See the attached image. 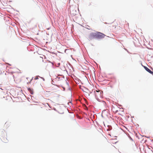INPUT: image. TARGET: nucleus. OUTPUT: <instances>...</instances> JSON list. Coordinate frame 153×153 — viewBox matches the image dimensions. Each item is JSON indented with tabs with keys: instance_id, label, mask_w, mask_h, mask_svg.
I'll return each mask as SVG.
<instances>
[{
	"instance_id": "nucleus-1",
	"label": "nucleus",
	"mask_w": 153,
	"mask_h": 153,
	"mask_svg": "<svg viewBox=\"0 0 153 153\" xmlns=\"http://www.w3.org/2000/svg\"><path fill=\"white\" fill-rule=\"evenodd\" d=\"M95 97L97 100H99L102 98L103 96V92L102 91L99 90L94 91Z\"/></svg>"
},
{
	"instance_id": "nucleus-2",
	"label": "nucleus",
	"mask_w": 153,
	"mask_h": 153,
	"mask_svg": "<svg viewBox=\"0 0 153 153\" xmlns=\"http://www.w3.org/2000/svg\"><path fill=\"white\" fill-rule=\"evenodd\" d=\"M88 38L90 40L96 39V32L90 33L88 36Z\"/></svg>"
},
{
	"instance_id": "nucleus-3",
	"label": "nucleus",
	"mask_w": 153,
	"mask_h": 153,
	"mask_svg": "<svg viewBox=\"0 0 153 153\" xmlns=\"http://www.w3.org/2000/svg\"><path fill=\"white\" fill-rule=\"evenodd\" d=\"M105 36V35L102 33L99 32H96V39H102L104 38Z\"/></svg>"
},
{
	"instance_id": "nucleus-4",
	"label": "nucleus",
	"mask_w": 153,
	"mask_h": 153,
	"mask_svg": "<svg viewBox=\"0 0 153 153\" xmlns=\"http://www.w3.org/2000/svg\"><path fill=\"white\" fill-rule=\"evenodd\" d=\"M145 69L150 74H153V72L151 71L146 66L144 67Z\"/></svg>"
},
{
	"instance_id": "nucleus-5",
	"label": "nucleus",
	"mask_w": 153,
	"mask_h": 153,
	"mask_svg": "<svg viewBox=\"0 0 153 153\" xmlns=\"http://www.w3.org/2000/svg\"><path fill=\"white\" fill-rule=\"evenodd\" d=\"M1 140L3 142L5 143H7L8 141V140L5 137L4 138V137H2Z\"/></svg>"
},
{
	"instance_id": "nucleus-6",
	"label": "nucleus",
	"mask_w": 153,
	"mask_h": 153,
	"mask_svg": "<svg viewBox=\"0 0 153 153\" xmlns=\"http://www.w3.org/2000/svg\"><path fill=\"white\" fill-rule=\"evenodd\" d=\"M13 76H14L13 75V74H10L8 75V78L9 79H11L12 78H13Z\"/></svg>"
},
{
	"instance_id": "nucleus-7",
	"label": "nucleus",
	"mask_w": 153,
	"mask_h": 153,
	"mask_svg": "<svg viewBox=\"0 0 153 153\" xmlns=\"http://www.w3.org/2000/svg\"><path fill=\"white\" fill-rule=\"evenodd\" d=\"M28 90L29 91H30V93L31 94H33L32 91L30 88H28Z\"/></svg>"
},
{
	"instance_id": "nucleus-8",
	"label": "nucleus",
	"mask_w": 153,
	"mask_h": 153,
	"mask_svg": "<svg viewBox=\"0 0 153 153\" xmlns=\"http://www.w3.org/2000/svg\"><path fill=\"white\" fill-rule=\"evenodd\" d=\"M38 77H39V76H37L35 78V79H38Z\"/></svg>"
},
{
	"instance_id": "nucleus-9",
	"label": "nucleus",
	"mask_w": 153,
	"mask_h": 153,
	"mask_svg": "<svg viewBox=\"0 0 153 153\" xmlns=\"http://www.w3.org/2000/svg\"><path fill=\"white\" fill-rule=\"evenodd\" d=\"M32 79L30 81H32Z\"/></svg>"
},
{
	"instance_id": "nucleus-10",
	"label": "nucleus",
	"mask_w": 153,
	"mask_h": 153,
	"mask_svg": "<svg viewBox=\"0 0 153 153\" xmlns=\"http://www.w3.org/2000/svg\"><path fill=\"white\" fill-rule=\"evenodd\" d=\"M152 74L153 75V74Z\"/></svg>"
}]
</instances>
